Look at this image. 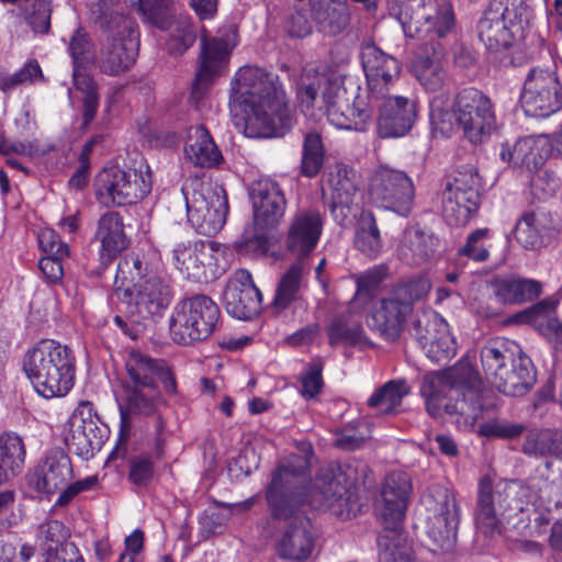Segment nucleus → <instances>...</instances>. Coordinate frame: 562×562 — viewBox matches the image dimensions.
<instances>
[{
  "label": "nucleus",
  "instance_id": "1",
  "mask_svg": "<svg viewBox=\"0 0 562 562\" xmlns=\"http://www.w3.org/2000/svg\"><path fill=\"white\" fill-rule=\"evenodd\" d=\"M266 501L274 519H289L307 503L315 510H330L345 520L356 516L359 497L355 479L338 462L321 468L311 490L296 468L280 463L266 487Z\"/></svg>",
  "mask_w": 562,
  "mask_h": 562
},
{
  "label": "nucleus",
  "instance_id": "2",
  "mask_svg": "<svg viewBox=\"0 0 562 562\" xmlns=\"http://www.w3.org/2000/svg\"><path fill=\"white\" fill-rule=\"evenodd\" d=\"M231 99L244 114V134L249 138L282 137L295 124L279 76L261 67L243 66L236 71Z\"/></svg>",
  "mask_w": 562,
  "mask_h": 562
},
{
  "label": "nucleus",
  "instance_id": "3",
  "mask_svg": "<svg viewBox=\"0 0 562 562\" xmlns=\"http://www.w3.org/2000/svg\"><path fill=\"white\" fill-rule=\"evenodd\" d=\"M125 369L127 380L125 401L120 405V430L108 462L123 461L127 457L133 416H156L161 406H167L164 395L178 394L176 373L165 359L132 351Z\"/></svg>",
  "mask_w": 562,
  "mask_h": 562
},
{
  "label": "nucleus",
  "instance_id": "4",
  "mask_svg": "<svg viewBox=\"0 0 562 562\" xmlns=\"http://www.w3.org/2000/svg\"><path fill=\"white\" fill-rule=\"evenodd\" d=\"M21 369L38 396L64 397L75 386L77 358L68 345L42 338L24 351Z\"/></svg>",
  "mask_w": 562,
  "mask_h": 562
},
{
  "label": "nucleus",
  "instance_id": "5",
  "mask_svg": "<svg viewBox=\"0 0 562 562\" xmlns=\"http://www.w3.org/2000/svg\"><path fill=\"white\" fill-rule=\"evenodd\" d=\"M90 11L93 23L106 35L100 49V71L112 77L128 71L138 56L137 23L124 14L120 0H97Z\"/></svg>",
  "mask_w": 562,
  "mask_h": 562
},
{
  "label": "nucleus",
  "instance_id": "6",
  "mask_svg": "<svg viewBox=\"0 0 562 562\" xmlns=\"http://www.w3.org/2000/svg\"><path fill=\"white\" fill-rule=\"evenodd\" d=\"M531 503L530 486L517 480L503 481L493 485L492 479L484 475L477 485L474 514L476 528L486 537L502 533V517L522 513Z\"/></svg>",
  "mask_w": 562,
  "mask_h": 562
},
{
  "label": "nucleus",
  "instance_id": "7",
  "mask_svg": "<svg viewBox=\"0 0 562 562\" xmlns=\"http://www.w3.org/2000/svg\"><path fill=\"white\" fill-rule=\"evenodd\" d=\"M430 283L423 277H414L393 286L367 315V325L382 339L394 342L401 337L414 303L427 296Z\"/></svg>",
  "mask_w": 562,
  "mask_h": 562
},
{
  "label": "nucleus",
  "instance_id": "8",
  "mask_svg": "<svg viewBox=\"0 0 562 562\" xmlns=\"http://www.w3.org/2000/svg\"><path fill=\"white\" fill-rule=\"evenodd\" d=\"M445 378L450 386V393L456 395L452 412H460L465 423L474 424L485 412L496 407L493 391L485 389L475 366L468 357L459 359L449 368Z\"/></svg>",
  "mask_w": 562,
  "mask_h": 562
},
{
  "label": "nucleus",
  "instance_id": "9",
  "mask_svg": "<svg viewBox=\"0 0 562 562\" xmlns=\"http://www.w3.org/2000/svg\"><path fill=\"white\" fill-rule=\"evenodd\" d=\"M221 321L218 305L205 294H194L177 303L169 319L172 340L190 346L206 340Z\"/></svg>",
  "mask_w": 562,
  "mask_h": 562
},
{
  "label": "nucleus",
  "instance_id": "10",
  "mask_svg": "<svg viewBox=\"0 0 562 562\" xmlns=\"http://www.w3.org/2000/svg\"><path fill=\"white\" fill-rule=\"evenodd\" d=\"M321 104L328 122L339 130L366 132L371 125L374 104L368 97L356 94L350 105L347 89L338 78L319 76Z\"/></svg>",
  "mask_w": 562,
  "mask_h": 562
},
{
  "label": "nucleus",
  "instance_id": "11",
  "mask_svg": "<svg viewBox=\"0 0 562 562\" xmlns=\"http://www.w3.org/2000/svg\"><path fill=\"white\" fill-rule=\"evenodd\" d=\"M95 200L105 207L126 206L143 200L151 191V173L135 168L103 167L94 177Z\"/></svg>",
  "mask_w": 562,
  "mask_h": 562
},
{
  "label": "nucleus",
  "instance_id": "12",
  "mask_svg": "<svg viewBox=\"0 0 562 562\" xmlns=\"http://www.w3.org/2000/svg\"><path fill=\"white\" fill-rule=\"evenodd\" d=\"M457 127L472 145L487 142L496 130V110L492 99L475 87L461 89L453 98Z\"/></svg>",
  "mask_w": 562,
  "mask_h": 562
},
{
  "label": "nucleus",
  "instance_id": "13",
  "mask_svg": "<svg viewBox=\"0 0 562 562\" xmlns=\"http://www.w3.org/2000/svg\"><path fill=\"white\" fill-rule=\"evenodd\" d=\"M367 194L376 207L408 217L415 206V186L412 178L401 169L380 165L368 179Z\"/></svg>",
  "mask_w": 562,
  "mask_h": 562
},
{
  "label": "nucleus",
  "instance_id": "14",
  "mask_svg": "<svg viewBox=\"0 0 562 562\" xmlns=\"http://www.w3.org/2000/svg\"><path fill=\"white\" fill-rule=\"evenodd\" d=\"M138 11L155 27L169 31L165 49L170 56H182L196 41V29L189 14H171V0H137Z\"/></svg>",
  "mask_w": 562,
  "mask_h": 562
},
{
  "label": "nucleus",
  "instance_id": "15",
  "mask_svg": "<svg viewBox=\"0 0 562 562\" xmlns=\"http://www.w3.org/2000/svg\"><path fill=\"white\" fill-rule=\"evenodd\" d=\"M411 493L412 482L407 473L394 471L386 475L381 492L383 498L382 530L378 536L379 541L383 544L385 541L407 542L403 521Z\"/></svg>",
  "mask_w": 562,
  "mask_h": 562
},
{
  "label": "nucleus",
  "instance_id": "16",
  "mask_svg": "<svg viewBox=\"0 0 562 562\" xmlns=\"http://www.w3.org/2000/svg\"><path fill=\"white\" fill-rule=\"evenodd\" d=\"M521 103L526 114L546 119L562 109V83L550 67H533L525 79Z\"/></svg>",
  "mask_w": 562,
  "mask_h": 562
},
{
  "label": "nucleus",
  "instance_id": "17",
  "mask_svg": "<svg viewBox=\"0 0 562 562\" xmlns=\"http://www.w3.org/2000/svg\"><path fill=\"white\" fill-rule=\"evenodd\" d=\"M67 446L78 457L89 460L109 438L110 429L90 401H81L68 419Z\"/></svg>",
  "mask_w": 562,
  "mask_h": 562
},
{
  "label": "nucleus",
  "instance_id": "18",
  "mask_svg": "<svg viewBox=\"0 0 562 562\" xmlns=\"http://www.w3.org/2000/svg\"><path fill=\"white\" fill-rule=\"evenodd\" d=\"M408 330L432 363H446L454 357L457 352L454 337L449 330V324L438 312L426 310L418 313Z\"/></svg>",
  "mask_w": 562,
  "mask_h": 562
},
{
  "label": "nucleus",
  "instance_id": "19",
  "mask_svg": "<svg viewBox=\"0 0 562 562\" xmlns=\"http://www.w3.org/2000/svg\"><path fill=\"white\" fill-rule=\"evenodd\" d=\"M117 297L126 304L128 313L138 321L156 323L171 304L173 290L167 279L154 274Z\"/></svg>",
  "mask_w": 562,
  "mask_h": 562
},
{
  "label": "nucleus",
  "instance_id": "20",
  "mask_svg": "<svg viewBox=\"0 0 562 562\" xmlns=\"http://www.w3.org/2000/svg\"><path fill=\"white\" fill-rule=\"evenodd\" d=\"M186 199L188 221L200 235L212 237L225 225L228 214V200L224 189L193 191L192 196L182 188Z\"/></svg>",
  "mask_w": 562,
  "mask_h": 562
},
{
  "label": "nucleus",
  "instance_id": "21",
  "mask_svg": "<svg viewBox=\"0 0 562 562\" xmlns=\"http://www.w3.org/2000/svg\"><path fill=\"white\" fill-rule=\"evenodd\" d=\"M172 261L181 276L192 282L207 283L221 274L212 241L179 243L172 250Z\"/></svg>",
  "mask_w": 562,
  "mask_h": 562
},
{
  "label": "nucleus",
  "instance_id": "22",
  "mask_svg": "<svg viewBox=\"0 0 562 562\" xmlns=\"http://www.w3.org/2000/svg\"><path fill=\"white\" fill-rule=\"evenodd\" d=\"M254 224L257 231L277 228L284 217L288 201L279 182L270 177H261L249 188Z\"/></svg>",
  "mask_w": 562,
  "mask_h": 562
},
{
  "label": "nucleus",
  "instance_id": "23",
  "mask_svg": "<svg viewBox=\"0 0 562 562\" xmlns=\"http://www.w3.org/2000/svg\"><path fill=\"white\" fill-rule=\"evenodd\" d=\"M429 515L426 521V532L436 549L450 551L457 542L460 508L448 491H439L437 498L427 501Z\"/></svg>",
  "mask_w": 562,
  "mask_h": 562
},
{
  "label": "nucleus",
  "instance_id": "24",
  "mask_svg": "<svg viewBox=\"0 0 562 562\" xmlns=\"http://www.w3.org/2000/svg\"><path fill=\"white\" fill-rule=\"evenodd\" d=\"M224 307L228 315L251 321L262 308V294L247 269H237L229 277L224 293Z\"/></svg>",
  "mask_w": 562,
  "mask_h": 562
},
{
  "label": "nucleus",
  "instance_id": "25",
  "mask_svg": "<svg viewBox=\"0 0 562 562\" xmlns=\"http://www.w3.org/2000/svg\"><path fill=\"white\" fill-rule=\"evenodd\" d=\"M324 227V217L316 209L297 211L290 220L284 237L285 250L303 262L317 247Z\"/></svg>",
  "mask_w": 562,
  "mask_h": 562
},
{
  "label": "nucleus",
  "instance_id": "26",
  "mask_svg": "<svg viewBox=\"0 0 562 562\" xmlns=\"http://www.w3.org/2000/svg\"><path fill=\"white\" fill-rule=\"evenodd\" d=\"M381 103L376 119V133L381 138H398L407 135L418 115L417 102L402 95L379 97Z\"/></svg>",
  "mask_w": 562,
  "mask_h": 562
},
{
  "label": "nucleus",
  "instance_id": "27",
  "mask_svg": "<svg viewBox=\"0 0 562 562\" xmlns=\"http://www.w3.org/2000/svg\"><path fill=\"white\" fill-rule=\"evenodd\" d=\"M361 57L368 85V93L364 97L373 104V101H379V97L387 93L389 87L398 78L401 64L375 45L367 46Z\"/></svg>",
  "mask_w": 562,
  "mask_h": 562
},
{
  "label": "nucleus",
  "instance_id": "28",
  "mask_svg": "<svg viewBox=\"0 0 562 562\" xmlns=\"http://www.w3.org/2000/svg\"><path fill=\"white\" fill-rule=\"evenodd\" d=\"M442 217L449 226H463L480 206V193L463 178H454L446 184L441 198Z\"/></svg>",
  "mask_w": 562,
  "mask_h": 562
},
{
  "label": "nucleus",
  "instance_id": "29",
  "mask_svg": "<svg viewBox=\"0 0 562 562\" xmlns=\"http://www.w3.org/2000/svg\"><path fill=\"white\" fill-rule=\"evenodd\" d=\"M71 476L70 458L61 448H53L29 474V484L36 492L49 495L64 487Z\"/></svg>",
  "mask_w": 562,
  "mask_h": 562
},
{
  "label": "nucleus",
  "instance_id": "30",
  "mask_svg": "<svg viewBox=\"0 0 562 562\" xmlns=\"http://www.w3.org/2000/svg\"><path fill=\"white\" fill-rule=\"evenodd\" d=\"M507 11L503 0H492L477 22L479 38L490 52H502L514 43L513 22L507 21Z\"/></svg>",
  "mask_w": 562,
  "mask_h": 562
},
{
  "label": "nucleus",
  "instance_id": "31",
  "mask_svg": "<svg viewBox=\"0 0 562 562\" xmlns=\"http://www.w3.org/2000/svg\"><path fill=\"white\" fill-rule=\"evenodd\" d=\"M94 239L100 243L99 266L106 269L130 245L123 216L116 211L103 213L98 220Z\"/></svg>",
  "mask_w": 562,
  "mask_h": 562
},
{
  "label": "nucleus",
  "instance_id": "32",
  "mask_svg": "<svg viewBox=\"0 0 562 562\" xmlns=\"http://www.w3.org/2000/svg\"><path fill=\"white\" fill-rule=\"evenodd\" d=\"M329 181L333 189L330 213L337 223L344 224L359 189V176L352 167L338 162L330 173Z\"/></svg>",
  "mask_w": 562,
  "mask_h": 562
},
{
  "label": "nucleus",
  "instance_id": "33",
  "mask_svg": "<svg viewBox=\"0 0 562 562\" xmlns=\"http://www.w3.org/2000/svg\"><path fill=\"white\" fill-rule=\"evenodd\" d=\"M491 285L497 301L504 305H521L538 300L543 292V283L537 279L517 273L496 277Z\"/></svg>",
  "mask_w": 562,
  "mask_h": 562
},
{
  "label": "nucleus",
  "instance_id": "34",
  "mask_svg": "<svg viewBox=\"0 0 562 562\" xmlns=\"http://www.w3.org/2000/svg\"><path fill=\"white\" fill-rule=\"evenodd\" d=\"M315 547L312 522L308 518L293 520L276 546L280 558L302 562L307 560Z\"/></svg>",
  "mask_w": 562,
  "mask_h": 562
},
{
  "label": "nucleus",
  "instance_id": "35",
  "mask_svg": "<svg viewBox=\"0 0 562 562\" xmlns=\"http://www.w3.org/2000/svg\"><path fill=\"white\" fill-rule=\"evenodd\" d=\"M524 351L514 340L495 337L486 341L480 350L482 370L486 381L493 385L498 376L506 370L515 357Z\"/></svg>",
  "mask_w": 562,
  "mask_h": 562
},
{
  "label": "nucleus",
  "instance_id": "36",
  "mask_svg": "<svg viewBox=\"0 0 562 562\" xmlns=\"http://www.w3.org/2000/svg\"><path fill=\"white\" fill-rule=\"evenodd\" d=\"M233 50L224 37L203 38L201 45V60L192 86L193 93L200 85L209 86L215 77L226 68L227 60Z\"/></svg>",
  "mask_w": 562,
  "mask_h": 562
},
{
  "label": "nucleus",
  "instance_id": "37",
  "mask_svg": "<svg viewBox=\"0 0 562 562\" xmlns=\"http://www.w3.org/2000/svg\"><path fill=\"white\" fill-rule=\"evenodd\" d=\"M537 370L531 359L522 352L515 357L492 386L507 396H524L536 384Z\"/></svg>",
  "mask_w": 562,
  "mask_h": 562
},
{
  "label": "nucleus",
  "instance_id": "38",
  "mask_svg": "<svg viewBox=\"0 0 562 562\" xmlns=\"http://www.w3.org/2000/svg\"><path fill=\"white\" fill-rule=\"evenodd\" d=\"M442 56L443 52L439 44L425 45L418 49L412 61L414 76L428 91L435 92L443 86L446 71Z\"/></svg>",
  "mask_w": 562,
  "mask_h": 562
},
{
  "label": "nucleus",
  "instance_id": "39",
  "mask_svg": "<svg viewBox=\"0 0 562 562\" xmlns=\"http://www.w3.org/2000/svg\"><path fill=\"white\" fill-rule=\"evenodd\" d=\"M558 302L552 299H543L517 313L514 317L517 322L533 324L541 335L562 348V322L552 316Z\"/></svg>",
  "mask_w": 562,
  "mask_h": 562
},
{
  "label": "nucleus",
  "instance_id": "40",
  "mask_svg": "<svg viewBox=\"0 0 562 562\" xmlns=\"http://www.w3.org/2000/svg\"><path fill=\"white\" fill-rule=\"evenodd\" d=\"M315 25L325 35H337L349 24V11L345 0H311Z\"/></svg>",
  "mask_w": 562,
  "mask_h": 562
},
{
  "label": "nucleus",
  "instance_id": "41",
  "mask_svg": "<svg viewBox=\"0 0 562 562\" xmlns=\"http://www.w3.org/2000/svg\"><path fill=\"white\" fill-rule=\"evenodd\" d=\"M186 157L198 167L212 168L223 160V155L204 126L190 132L184 145Z\"/></svg>",
  "mask_w": 562,
  "mask_h": 562
},
{
  "label": "nucleus",
  "instance_id": "42",
  "mask_svg": "<svg viewBox=\"0 0 562 562\" xmlns=\"http://www.w3.org/2000/svg\"><path fill=\"white\" fill-rule=\"evenodd\" d=\"M26 447L14 431L0 434V486L19 475L25 463Z\"/></svg>",
  "mask_w": 562,
  "mask_h": 562
},
{
  "label": "nucleus",
  "instance_id": "43",
  "mask_svg": "<svg viewBox=\"0 0 562 562\" xmlns=\"http://www.w3.org/2000/svg\"><path fill=\"white\" fill-rule=\"evenodd\" d=\"M397 252L400 259L405 263L419 266L427 261L434 252L432 236L426 234L418 226L407 227L404 231Z\"/></svg>",
  "mask_w": 562,
  "mask_h": 562
},
{
  "label": "nucleus",
  "instance_id": "44",
  "mask_svg": "<svg viewBox=\"0 0 562 562\" xmlns=\"http://www.w3.org/2000/svg\"><path fill=\"white\" fill-rule=\"evenodd\" d=\"M153 276L149 272V263L145 260L144 256L136 252H127L120 258L116 272L114 277V288L116 295L130 291L135 288L140 281H146L148 277Z\"/></svg>",
  "mask_w": 562,
  "mask_h": 562
},
{
  "label": "nucleus",
  "instance_id": "45",
  "mask_svg": "<svg viewBox=\"0 0 562 562\" xmlns=\"http://www.w3.org/2000/svg\"><path fill=\"white\" fill-rule=\"evenodd\" d=\"M408 393L409 389L404 380H390L375 389L368 398L367 405L379 409L382 415H392L397 413V408Z\"/></svg>",
  "mask_w": 562,
  "mask_h": 562
},
{
  "label": "nucleus",
  "instance_id": "46",
  "mask_svg": "<svg viewBox=\"0 0 562 562\" xmlns=\"http://www.w3.org/2000/svg\"><path fill=\"white\" fill-rule=\"evenodd\" d=\"M355 247L369 259L378 258L382 251L381 233L375 215L371 211L361 214L356 229Z\"/></svg>",
  "mask_w": 562,
  "mask_h": 562
},
{
  "label": "nucleus",
  "instance_id": "47",
  "mask_svg": "<svg viewBox=\"0 0 562 562\" xmlns=\"http://www.w3.org/2000/svg\"><path fill=\"white\" fill-rule=\"evenodd\" d=\"M326 333L330 346H337L339 344L351 347L361 344L371 345L362 324L359 322H350L344 315L334 317Z\"/></svg>",
  "mask_w": 562,
  "mask_h": 562
},
{
  "label": "nucleus",
  "instance_id": "48",
  "mask_svg": "<svg viewBox=\"0 0 562 562\" xmlns=\"http://www.w3.org/2000/svg\"><path fill=\"white\" fill-rule=\"evenodd\" d=\"M548 139L542 136H524L515 143L516 166L527 169L541 167L548 155Z\"/></svg>",
  "mask_w": 562,
  "mask_h": 562
},
{
  "label": "nucleus",
  "instance_id": "49",
  "mask_svg": "<svg viewBox=\"0 0 562 562\" xmlns=\"http://www.w3.org/2000/svg\"><path fill=\"white\" fill-rule=\"evenodd\" d=\"M419 27L422 29L418 40L429 38L431 42L435 37H445L454 26L456 18L452 5L443 3L438 7L434 15H418Z\"/></svg>",
  "mask_w": 562,
  "mask_h": 562
},
{
  "label": "nucleus",
  "instance_id": "50",
  "mask_svg": "<svg viewBox=\"0 0 562 562\" xmlns=\"http://www.w3.org/2000/svg\"><path fill=\"white\" fill-rule=\"evenodd\" d=\"M77 91L82 94L81 130H87L94 121L100 106L99 85L92 75H75L72 78Z\"/></svg>",
  "mask_w": 562,
  "mask_h": 562
},
{
  "label": "nucleus",
  "instance_id": "51",
  "mask_svg": "<svg viewBox=\"0 0 562 562\" xmlns=\"http://www.w3.org/2000/svg\"><path fill=\"white\" fill-rule=\"evenodd\" d=\"M302 273L303 263L294 262L282 276L272 300V306L277 312L284 311L295 301L301 286Z\"/></svg>",
  "mask_w": 562,
  "mask_h": 562
},
{
  "label": "nucleus",
  "instance_id": "52",
  "mask_svg": "<svg viewBox=\"0 0 562 562\" xmlns=\"http://www.w3.org/2000/svg\"><path fill=\"white\" fill-rule=\"evenodd\" d=\"M325 149L319 133L313 131L305 135L302 148L300 173L306 178L316 177L323 168Z\"/></svg>",
  "mask_w": 562,
  "mask_h": 562
},
{
  "label": "nucleus",
  "instance_id": "53",
  "mask_svg": "<svg viewBox=\"0 0 562 562\" xmlns=\"http://www.w3.org/2000/svg\"><path fill=\"white\" fill-rule=\"evenodd\" d=\"M68 52L72 59V77L88 75L85 70L93 61V44L88 32L78 26L70 37Z\"/></svg>",
  "mask_w": 562,
  "mask_h": 562
},
{
  "label": "nucleus",
  "instance_id": "54",
  "mask_svg": "<svg viewBox=\"0 0 562 562\" xmlns=\"http://www.w3.org/2000/svg\"><path fill=\"white\" fill-rule=\"evenodd\" d=\"M20 11L34 34L45 35L50 31V3L46 0H22Z\"/></svg>",
  "mask_w": 562,
  "mask_h": 562
},
{
  "label": "nucleus",
  "instance_id": "55",
  "mask_svg": "<svg viewBox=\"0 0 562 562\" xmlns=\"http://www.w3.org/2000/svg\"><path fill=\"white\" fill-rule=\"evenodd\" d=\"M491 239L492 233L490 228H476L467 236L465 243L458 248L457 255L473 262H486L491 256Z\"/></svg>",
  "mask_w": 562,
  "mask_h": 562
},
{
  "label": "nucleus",
  "instance_id": "56",
  "mask_svg": "<svg viewBox=\"0 0 562 562\" xmlns=\"http://www.w3.org/2000/svg\"><path fill=\"white\" fill-rule=\"evenodd\" d=\"M63 525L57 520L48 524L46 531V540L44 552L42 554L43 562H85L79 549L74 542H59L49 538L50 530H57Z\"/></svg>",
  "mask_w": 562,
  "mask_h": 562
},
{
  "label": "nucleus",
  "instance_id": "57",
  "mask_svg": "<svg viewBox=\"0 0 562 562\" xmlns=\"http://www.w3.org/2000/svg\"><path fill=\"white\" fill-rule=\"evenodd\" d=\"M312 11L311 0H295L293 12L284 22V30L290 37L304 38L312 34L315 25Z\"/></svg>",
  "mask_w": 562,
  "mask_h": 562
},
{
  "label": "nucleus",
  "instance_id": "58",
  "mask_svg": "<svg viewBox=\"0 0 562 562\" xmlns=\"http://www.w3.org/2000/svg\"><path fill=\"white\" fill-rule=\"evenodd\" d=\"M155 453L142 452L128 460V482L137 487H147L156 476Z\"/></svg>",
  "mask_w": 562,
  "mask_h": 562
},
{
  "label": "nucleus",
  "instance_id": "59",
  "mask_svg": "<svg viewBox=\"0 0 562 562\" xmlns=\"http://www.w3.org/2000/svg\"><path fill=\"white\" fill-rule=\"evenodd\" d=\"M386 10L402 26L409 37H420L418 12L413 10L412 0H386Z\"/></svg>",
  "mask_w": 562,
  "mask_h": 562
},
{
  "label": "nucleus",
  "instance_id": "60",
  "mask_svg": "<svg viewBox=\"0 0 562 562\" xmlns=\"http://www.w3.org/2000/svg\"><path fill=\"white\" fill-rule=\"evenodd\" d=\"M422 394L425 397L426 409L432 417H438L445 412L448 415H459L460 412H452L450 406H453L456 395L453 393L448 397L443 391L436 385L434 380H426Z\"/></svg>",
  "mask_w": 562,
  "mask_h": 562
},
{
  "label": "nucleus",
  "instance_id": "61",
  "mask_svg": "<svg viewBox=\"0 0 562 562\" xmlns=\"http://www.w3.org/2000/svg\"><path fill=\"white\" fill-rule=\"evenodd\" d=\"M48 80L45 77L42 67L36 58H31L12 75H8L4 82V93L12 92L16 87L23 85L46 83Z\"/></svg>",
  "mask_w": 562,
  "mask_h": 562
},
{
  "label": "nucleus",
  "instance_id": "62",
  "mask_svg": "<svg viewBox=\"0 0 562 562\" xmlns=\"http://www.w3.org/2000/svg\"><path fill=\"white\" fill-rule=\"evenodd\" d=\"M323 371L324 361L321 358H315L307 363L300 378L302 385L300 394L302 397L312 400L322 393L324 387Z\"/></svg>",
  "mask_w": 562,
  "mask_h": 562
},
{
  "label": "nucleus",
  "instance_id": "63",
  "mask_svg": "<svg viewBox=\"0 0 562 562\" xmlns=\"http://www.w3.org/2000/svg\"><path fill=\"white\" fill-rule=\"evenodd\" d=\"M429 122L435 133H439L442 137H450L457 126L454 109L449 110L434 99L429 104Z\"/></svg>",
  "mask_w": 562,
  "mask_h": 562
},
{
  "label": "nucleus",
  "instance_id": "64",
  "mask_svg": "<svg viewBox=\"0 0 562 562\" xmlns=\"http://www.w3.org/2000/svg\"><path fill=\"white\" fill-rule=\"evenodd\" d=\"M533 211L522 213L515 226L516 240L526 249H535L541 244V235L536 225Z\"/></svg>",
  "mask_w": 562,
  "mask_h": 562
}]
</instances>
